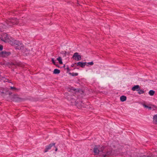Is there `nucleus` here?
Instances as JSON below:
<instances>
[{
	"instance_id": "c9c22d12",
	"label": "nucleus",
	"mask_w": 157,
	"mask_h": 157,
	"mask_svg": "<svg viewBox=\"0 0 157 157\" xmlns=\"http://www.w3.org/2000/svg\"><path fill=\"white\" fill-rule=\"evenodd\" d=\"M76 69H78V68H76V67H75V68H74V69H76Z\"/></svg>"
},
{
	"instance_id": "f257e3e1",
	"label": "nucleus",
	"mask_w": 157,
	"mask_h": 157,
	"mask_svg": "<svg viewBox=\"0 0 157 157\" xmlns=\"http://www.w3.org/2000/svg\"><path fill=\"white\" fill-rule=\"evenodd\" d=\"M100 145H95L93 149V152L94 155H98L101 152H104V151L105 150V147L104 146H102L100 147Z\"/></svg>"
},
{
	"instance_id": "f03ea898",
	"label": "nucleus",
	"mask_w": 157,
	"mask_h": 157,
	"mask_svg": "<svg viewBox=\"0 0 157 157\" xmlns=\"http://www.w3.org/2000/svg\"><path fill=\"white\" fill-rule=\"evenodd\" d=\"M105 147V150L104 152H102L103 153L105 154H103L101 155L102 157H109V155L111 154L112 152V150L111 149H107L106 147L104 146Z\"/></svg>"
},
{
	"instance_id": "bb28decb",
	"label": "nucleus",
	"mask_w": 157,
	"mask_h": 157,
	"mask_svg": "<svg viewBox=\"0 0 157 157\" xmlns=\"http://www.w3.org/2000/svg\"><path fill=\"white\" fill-rule=\"evenodd\" d=\"M143 106H144L145 108H149V106L148 105H146L145 104H143Z\"/></svg>"
},
{
	"instance_id": "412c9836",
	"label": "nucleus",
	"mask_w": 157,
	"mask_h": 157,
	"mask_svg": "<svg viewBox=\"0 0 157 157\" xmlns=\"http://www.w3.org/2000/svg\"><path fill=\"white\" fill-rule=\"evenodd\" d=\"M138 93L139 94H143L144 93V91L142 89H140V88L139 89V90H138Z\"/></svg>"
},
{
	"instance_id": "39448f33",
	"label": "nucleus",
	"mask_w": 157,
	"mask_h": 157,
	"mask_svg": "<svg viewBox=\"0 0 157 157\" xmlns=\"http://www.w3.org/2000/svg\"><path fill=\"white\" fill-rule=\"evenodd\" d=\"M8 22V24H11L12 25H17L19 23L18 20L16 18L10 19Z\"/></svg>"
},
{
	"instance_id": "4be33fe9",
	"label": "nucleus",
	"mask_w": 157,
	"mask_h": 157,
	"mask_svg": "<svg viewBox=\"0 0 157 157\" xmlns=\"http://www.w3.org/2000/svg\"><path fill=\"white\" fill-rule=\"evenodd\" d=\"M68 89H70V90L71 91H75L76 90V89H75L74 88V87H69L68 88Z\"/></svg>"
},
{
	"instance_id": "a878e982",
	"label": "nucleus",
	"mask_w": 157,
	"mask_h": 157,
	"mask_svg": "<svg viewBox=\"0 0 157 157\" xmlns=\"http://www.w3.org/2000/svg\"><path fill=\"white\" fill-rule=\"evenodd\" d=\"M67 67L66 68H65V69H66L67 70V73H68L71 70L69 69V67H68V66H67Z\"/></svg>"
},
{
	"instance_id": "c756f323",
	"label": "nucleus",
	"mask_w": 157,
	"mask_h": 157,
	"mask_svg": "<svg viewBox=\"0 0 157 157\" xmlns=\"http://www.w3.org/2000/svg\"><path fill=\"white\" fill-rule=\"evenodd\" d=\"M12 94V93L10 91H9L8 92V94H9V95H11Z\"/></svg>"
},
{
	"instance_id": "7ed1b4c3",
	"label": "nucleus",
	"mask_w": 157,
	"mask_h": 157,
	"mask_svg": "<svg viewBox=\"0 0 157 157\" xmlns=\"http://www.w3.org/2000/svg\"><path fill=\"white\" fill-rule=\"evenodd\" d=\"M14 46L17 49L21 50H23L24 49L23 45L19 41H15V43Z\"/></svg>"
},
{
	"instance_id": "473e14b6",
	"label": "nucleus",
	"mask_w": 157,
	"mask_h": 157,
	"mask_svg": "<svg viewBox=\"0 0 157 157\" xmlns=\"http://www.w3.org/2000/svg\"><path fill=\"white\" fill-rule=\"evenodd\" d=\"M56 65L57 67H59V65H58V64H56V65Z\"/></svg>"
},
{
	"instance_id": "5701e85b",
	"label": "nucleus",
	"mask_w": 157,
	"mask_h": 157,
	"mask_svg": "<svg viewBox=\"0 0 157 157\" xmlns=\"http://www.w3.org/2000/svg\"><path fill=\"white\" fill-rule=\"evenodd\" d=\"M10 89L11 90H16L17 89V88H16L15 87H12V86L10 87Z\"/></svg>"
},
{
	"instance_id": "2f4dec72",
	"label": "nucleus",
	"mask_w": 157,
	"mask_h": 157,
	"mask_svg": "<svg viewBox=\"0 0 157 157\" xmlns=\"http://www.w3.org/2000/svg\"><path fill=\"white\" fill-rule=\"evenodd\" d=\"M54 147L55 148V151H57V150H58L57 148L55 146V147Z\"/></svg>"
},
{
	"instance_id": "20e7f679",
	"label": "nucleus",
	"mask_w": 157,
	"mask_h": 157,
	"mask_svg": "<svg viewBox=\"0 0 157 157\" xmlns=\"http://www.w3.org/2000/svg\"><path fill=\"white\" fill-rule=\"evenodd\" d=\"M11 100L14 101L20 102L24 100L23 98H20L17 95L14 94L11 98Z\"/></svg>"
},
{
	"instance_id": "6e6552de",
	"label": "nucleus",
	"mask_w": 157,
	"mask_h": 157,
	"mask_svg": "<svg viewBox=\"0 0 157 157\" xmlns=\"http://www.w3.org/2000/svg\"><path fill=\"white\" fill-rule=\"evenodd\" d=\"M56 144V143H51L49 144L48 145L46 146L45 147V148L44 151V152H47L48 150L51 149L52 147L54 146V147H55V145Z\"/></svg>"
},
{
	"instance_id": "4468645a",
	"label": "nucleus",
	"mask_w": 157,
	"mask_h": 157,
	"mask_svg": "<svg viewBox=\"0 0 157 157\" xmlns=\"http://www.w3.org/2000/svg\"><path fill=\"white\" fill-rule=\"evenodd\" d=\"M153 123L155 124H157V114L155 115L153 117Z\"/></svg>"
},
{
	"instance_id": "2eb2a0df",
	"label": "nucleus",
	"mask_w": 157,
	"mask_h": 157,
	"mask_svg": "<svg viewBox=\"0 0 157 157\" xmlns=\"http://www.w3.org/2000/svg\"><path fill=\"white\" fill-rule=\"evenodd\" d=\"M3 37L5 38V40L4 41H6L7 42L8 40H9V35L8 34L6 33L4 34L3 35Z\"/></svg>"
},
{
	"instance_id": "393cba45",
	"label": "nucleus",
	"mask_w": 157,
	"mask_h": 157,
	"mask_svg": "<svg viewBox=\"0 0 157 157\" xmlns=\"http://www.w3.org/2000/svg\"><path fill=\"white\" fill-rule=\"evenodd\" d=\"M76 65H77V63H75L72 64L71 66V67H77V66H76Z\"/></svg>"
},
{
	"instance_id": "aec40b11",
	"label": "nucleus",
	"mask_w": 157,
	"mask_h": 157,
	"mask_svg": "<svg viewBox=\"0 0 157 157\" xmlns=\"http://www.w3.org/2000/svg\"><path fill=\"white\" fill-rule=\"evenodd\" d=\"M69 74L71 75V76H77V75H78V73H71V72H69Z\"/></svg>"
},
{
	"instance_id": "ddd939ff",
	"label": "nucleus",
	"mask_w": 157,
	"mask_h": 157,
	"mask_svg": "<svg viewBox=\"0 0 157 157\" xmlns=\"http://www.w3.org/2000/svg\"><path fill=\"white\" fill-rule=\"evenodd\" d=\"M17 41V40H11L9 39V40H8V41L7 42H8L11 45L14 46V44H15V41Z\"/></svg>"
},
{
	"instance_id": "f8f14e48",
	"label": "nucleus",
	"mask_w": 157,
	"mask_h": 157,
	"mask_svg": "<svg viewBox=\"0 0 157 157\" xmlns=\"http://www.w3.org/2000/svg\"><path fill=\"white\" fill-rule=\"evenodd\" d=\"M140 87L139 85H136L134 86L132 88V90L133 91L139 90Z\"/></svg>"
},
{
	"instance_id": "9b49d317",
	"label": "nucleus",
	"mask_w": 157,
	"mask_h": 157,
	"mask_svg": "<svg viewBox=\"0 0 157 157\" xmlns=\"http://www.w3.org/2000/svg\"><path fill=\"white\" fill-rule=\"evenodd\" d=\"M9 14L14 16L18 14V12L16 10H12L10 11Z\"/></svg>"
},
{
	"instance_id": "423d86ee",
	"label": "nucleus",
	"mask_w": 157,
	"mask_h": 157,
	"mask_svg": "<svg viewBox=\"0 0 157 157\" xmlns=\"http://www.w3.org/2000/svg\"><path fill=\"white\" fill-rule=\"evenodd\" d=\"M11 54L10 52L2 51L0 52V57H5L9 56Z\"/></svg>"
},
{
	"instance_id": "a211bd4d",
	"label": "nucleus",
	"mask_w": 157,
	"mask_h": 157,
	"mask_svg": "<svg viewBox=\"0 0 157 157\" xmlns=\"http://www.w3.org/2000/svg\"><path fill=\"white\" fill-rule=\"evenodd\" d=\"M155 93V91L152 90H150L148 92L149 94L151 96H153Z\"/></svg>"
},
{
	"instance_id": "72a5a7b5",
	"label": "nucleus",
	"mask_w": 157,
	"mask_h": 157,
	"mask_svg": "<svg viewBox=\"0 0 157 157\" xmlns=\"http://www.w3.org/2000/svg\"><path fill=\"white\" fill-rule=\"evenodd\" d=\"M148 109H150V110H151V109H152V107L151 106H149V108H148Z\"/></svg>"
},
{
	"instance_id": "9d476101",
	"label": "nucleus",
	"mask_w": 157,
	"mask_h": 157,
	"mask_svg": "<svg viewBox=\"0 0 157 157\" xmlns=\"http://www.w3.org/2000/svg\"><path fill=\"white\" fill-rule=\"evenodd\" d=\"M86 62H79L77 63L76 66H77V67L80 66L82 68H84L85 66L86 65Z\"/></svg>"
},
{
	"instance_id": "6ab92c4d",
	"label": "nucleus",
	"mask_w": 157,
	"mask_h": 157,
	"mask_svg": "<svg viewBox=\"0 0 157 157\" xmlns=\"http://www.w3.org/2000/svg\"><path fill=\"white\" fill-rule=\"evenodd\" d=\"M57 60L59 61V62L60 64H62L63 63L62 58L61 57L59 56L57 58Z\"/></svg>"
},
{
	"instance_id": "0eeeda50",
	"label": "nucleus",
	"mask_w": 157,
	"mask_h": 157,
	"mask_svg": "<svg viewBox=\"0 0 157 157\" xmlns=\"http://www.w3.org/2000/svg\"><path fill=\"white\" fill-rule=\"evenodd\" d=\"M72 58L76 61H79L81 59V56L78 54V52H75L74 53L72 57Z\"/></svg>"
},
{
	"instance_id": "1a4fd4ad",
	"label": "nucleus",
	"mask_w": 157,
	"mask_h": 157,
	"mask_svg": "<svg viewBox=\"0 0 157 157\" xmlns=\"http://www.w3.org/2000/svg\"><path fill=\"white\" fill-rule=\"evenodd\" d=\"M8 91L9 90L8 88H3L2 90L0 91V92L1 93V94L2 96L3 94H4V95L7 94Z\"/></svg>"
},
{
	"instance_id": "e433bc0d",
	"label": "nucleus",
	"mask_w": 157,
	"mask_h": 157,
	"mask_svg": "<svg viewBox=\"0 0 157 157\" xmlns=\"http://www.w3.org/2000/svg\"><path fill=\"white\" fill-rule=\"evenodd\" d=\"M12 65H13L14 64L13 63H12Z\"/></svg>"
},
{
	"instance_id": "f704fd0d",
	"label": "nucleus",
	"mask_w": 157,
	"mask_h": 157,
	"mask_svg": "<svg viewBox=\"0 0 157 157\" xmlns=\"http://www.w3.org/2000/svg\"><path fill=\"white\" fill-rule=\"evenodd\" d=\"M65 65H63V67H64H64H65Z\"/></svg>"
},
{
	"instance_id": "dca6fc26",
	"label": "nucleus",
	"mask_w": 157,
	"mask_h": 157,
	"mask_svg": "<svg viewBox=\"0 0 157 157\" xmlns=\"http://www.w3.org/2000/svg\"><path fill=\"white\" fill-rule=\"evenodd\" d=\"M127 98L126 96L123 95L120 97V100L122 102H123L126 100Z\"/></svg>"
},
{
	"instance_id": "c85d7f7f",
	"label": "nucleus",
	"mask_w": 157,
	"mask_h": 157,
	"mask_svg": "<svg viewBox=\"0 0 157 157\" xmlns=\"http://www.w3.org/2000/svg\"><path fill=\"white\" fill-rule=\"evenodd\" d=\"M3 46L2 45L0 44V51L3 49Z\"/></svg>"
},
{
	"instance_id": "b1692460",
	"label": "nucleus",
	"mask_w": 157,
	"mask_h": 157,
	"mask_svg": "<svg viewBox=\"0 0 157 157\" xmlns=\"http://www.w3.org/2000/svg\"><path fill=\"white\" fill-rule=\"evenodd\" d=\"M86 63L91 66L93 65L94 64V63L92 61L90 62Z\"/></svg>"
},
{
	"instance_id": "cd10ccee",
	"label": "nucleus",
	"mask_w": 157,
	"mask_h": 157,
	"mask_svg": "<svg viewBox=\"0 0 157 157\" xmlns=\"http://www.w3.org/2000/svg\"><path fill=\"white\" fill-rule=\"evenodd\" d=\"M52 63H53V64L54 65H56V62L54 60V59L53 58H52Z\"/></svg>"
},
{
	"instance_id": "f3484780",
	"label": "nucleus",
	"mask_w": 157,
	"mask_h": 157,
	"mask_svg": "<svg viewBox=\"0 0 157 157\" xmlns=\"http://www.w3.org/2000/svg\"><path fill=\"white\" fill-rule=\"evenodd\" d=\"M60 73V70L57 69H55L54 70L53 73L54 74H59Z\"/></svg>"
},
{
	"instance_id": "7c9ffc66",
	"label": "nucleus",
	"mask_w": 157,
	"mask_h": 157,
	"mask_svg": "<svg viewBox=\"0 0 157 157\" xmlns=\"http://www.w3.org/2000/svg\"><path fill=\"white\" fill-rule=\"evenodd\" d=\"M149 105H150L151 106H153L154 108H156V106L155 105H152L151 104H149Z\"/></svg>"
}]
</instances>
